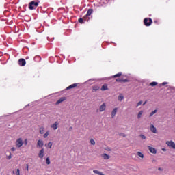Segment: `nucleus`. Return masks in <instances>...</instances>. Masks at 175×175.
Wrapping results in <instances>:
<instances>
[{"instance_id":"f257e3e1","label":"nucleus","mask_w":175,"mask_h":175,"mask_svg":"<svg viewBox=\"0 0 175 175\" xmlns=\"http://www.w3.org/2000/svg\"><path fill=\"white\" fill-rule=\"evenodd\" d=\"M24 145V140L23 138L20 137L18 138L15 142V146L17 147V148H21V147H23Z\"/></svg>"},{"instance_id":"f03ea898","label":"nucleus","mask_w":175,"mask_h":175,"mask_svg":"<svg viewBox=\"0 0 175 175\" xmlns=\"http://www.w3.org/2000/svg\"><path fill=\"white\" fill-rule=\"evenodd\" d=\"M29 9H30V10H33L35 9H36L38 8V6H39V2L38 1H31L29 3Z\"/></svg>"},{"instance_id":"7ed1b4c3","label":"nucleus","mask_w":175,"mask_h":175,"mask_svg":"<svg viewBox=\"0 0 175 175\" xmlns=\"http://www.w3.org/2000/svg\"><path fill=\"white\" fill-rule=\"evenodd\" d=\"M165 144L170 148H172V150H175V142L173 140L167 141Z\"/></svg>"},{"instance_id":"20e7f679","label":"nucleus","mask_w":175,"mask_h":175,"mask_svg":"<svg viewBox=\"0 0 175 175\" xmlns=\"http://www.w3.org/2000/svg\"><path fill=\"white\" fill-rule=\"evenodd\" d=\"M91 14H92V9L88 10L86 15L84 16L83 20H85V21H88V20H90V18H88V17H90V16Z\"/></svg>"},{"instance_id":"39448f33","label":"nucleus","mask_w":175,"mask_h":175,"mask_svg":"<svg viewBox=\"0 0 175 175\" xmlns=\"http://www.w3.org/2000/svg\"><path fill=\"white\" fill-rule=\"evenodd\" d=\"M106 111V103H103L98 108V111L103 113V111Z\"/></svg>"},{"instance_id":"423d86ee","label":"nucleus","mask_w":175,"mask_h":175,"mask_svg":"<svg viewBox=\"0 0 175 175\" xmlns=\"http://www.w3.org/2000/svg\"><path fill=\"white\" fill-rule=\"evenodd\" d=\"M44 157V148H42L38 152V157L40 158V159H43Z\"/></svg>"},{"instance_id":"0eeeda50","label":"nucleus","mask_w":175,"mask_h":175,"mask_svg":"<svg viewBox=\"0 0 175 175\" xmlns=\"http://www.w3.org/2000/svg\"><path fill=\"white\" fill-rule=\"evenodd\" d=\"M144 23L146 27H150L151 25V23H152V20L151 18H145L144 20Z\"/></svg>"},{"instance_id":"6e6552de","label":"nucleus","mask_w":175,"mask_h":175,"mask_svg":"<svg viewBox=\"0 0 175 175\" xmlns=\"http://www.w3.org/2000/svg\"><path fill=\"white\" fill-rule=\"evenodd\" d=\"M150 129L152 133H158V130H157V127L154 124H152L150 125Z\"/></svg>"},{"instance_id":"1a4fd4ad","label":"nucleus","mask_w":175,"mask_h":175,"mask_svg":"<svg viewBox=\"0 0 175 175\" xmlns=\"http://www.w3.org/2000/svg\"><path fill=\"white\" fill-rule=\"evenodd\" d=\"M44 146V142H43L42 139H38L37 142V148H42Z\"/></svg>"},{"instance_id":"9d476101","label":"nucleus","mask_w":175,"mask_h":175,"mask_svg":"<svg viewBox=\"0 0 175 175\" xmlns=\"http://www.w3.org/2000/svg\"><path fill=\"white\" fill-rule=\"evenodd\" d=\"M117 111H118V108L115 107L113 108V109L112 110L111 113V118H114L117 114Z\"/></svg>"},{"instance_id":"9b49d317","label":"nucleus","mask_w":175,"mask_h":175,"mask_svg":"<svg viewBox=\"0 0 175 175\" xmlns=\"http://www.w3.org/2000/svg\"><path fill=\"white\" fill-rule=\"evenodd\" d=\"M148 148L151 154H154V155L157 154V150L155 149V148L148 146Z\"/></svg>"},{"instance_id":"f8f14e48","label":"nucleus","mask_w":175,"mask_h":175,"mask_svg":"<svg viewBox=\"0 0 175 175\" xmlns=\"http://www.w3.org/2000/svg\"><path fill=\"white\" fill-rule=\"evenodd\" d=\"M59 125V123H58V122H55V123L51 125V128H52L53 131H57V129H58Z\"/></svg>"},{"instance_id":"ddd939ff","label":"nucleus","mask_w":175,"mask_h":175,"mask_svg":"<svg viewBox=\"0 0 175 175\" xmlns=\"http://www.w3.org/2000/svg\"><path fill=\"white\" fill-rule=\"evenodd\" d=\"M18 64H19L20 66H25V64H26L25 59H20L18 60Z\"/></svg>"},{"instance_id":"4468645a","label":"nucleus","mask_w":175,"mask_h":175,"mask_svg":"<svg viewBox=\"0 0 175 175\" xmlns=\"http://www.w3.org/2000/svg\"><path fill=\"white\" fill-rule=\"evenodd\" d=\"M101 157L103 158V159L107 161L110 158V155H109L106 153H103L101 154Z\"/></svg>"},{"instance_id":"2eb2a0df","label":"nucleus","mask_w":175,"mask_h":175,"mask_svg":"<svg viewBox=\"0 0 175 175\" xmlns=\"http://www.w3.org/2000/svg\"><path fill=\"white\" fill-rule=\"evenodd\" d=\"M64 100H66V97H62L56 102V105H59L60 103H62V102H64Z\"/></svg>"},{"instance_id":"dca6fc26","label":"nucleus","mask_w":175,"mask_h":175,"mask_svg":"<svg viewBox=\"0 0 175 175\" xmlns=\"http://www.w3.org/2000/svg\"><path fill=\"white\" fill-rule=\"evenodd\" d=\"M144 113V111L143 110H141L138 112L137 115V120H140V118H142V116H143V113Z\"/></svg>"},{"instance_id":"f3484780","label":"nucleus","mask_w":175,"mask_h":175,"mask_svg":"<svg viewBox=\"0 0 175 175\" xmlns=\"http://www.w3.org/2000/svg\"><path fill=\"white\" fill-rule=\"evenodd\" d=\"M118 100H119V102H122V100H124V94H120L118 96Z\"/></svg>"},{"instance_id":"a211bd4d","label":"nucleus","mask_w":175,"mask_h":175,"mask_svg":"<svg viewBox=\"0 0 175 175\" xmlns=\"http://www.w3.org/2000/svg\"><path fill=\"white\" fill-rule=\"evenodd\" d=\"M101 91H107V90H109V88L107 86V84H104L101 88H100Z\"/></svg>"},{"instance_id":"6ab92c4d","label":"nucleus","mask_w":175,"mask_h":175,"mask_svg":"<svg viewBox=\"0 0 175 175\" xmlns=\"http://www.w3.org/2000/svg\"><path fill=\"white\" fill-rule=\"evenodd\" d=\"M76 87H77V83H74L66 88V90H72V88H76Z\"/></svg>"},{"instance_id":"aec40b11","label":"nucleus","mask_w":175,"mask_h":175,"mask_svg":"<svg viewBox=\"0 0 175 175\" xmlns=\"http://www.w3.org/2000/svg\"><path fill=\"white\" fill-rule=\"evenodd\" d=\"M45 147H47L48 148H51V147H53V142H50L48 144H46Z\"/></svg>"},{"instance_id":"412c9836","label":"nucleus","mask_w":175,"mask_h":175,"mask_svg":"<svg viewBox=\"0 0 175 175\" xmlns=\"http://www.w3.org/2000/svg\"><path fill=\"white\" fill-rule=\"evenodd\" d=\"M137 155L139 157V158H142V159L143 158H144V154H143V153H142L141 152H137Z\"/></svg>"},{"instance_id":"4be33fe9","label":"nucleus","mask_w":175,"mask_h":175,"mask_svg":"<svg viewBox=\"0 0 175 175\" xmlns=\"http://www.w3.org/2000/svg\"><path fill=\"white\" fill-rule=\"evenodd\" d=\"M100 88L98 85H94L92 87L93 91H98V90Z\"/></svg>"},{"instance_id":"5701e85b","label":"nucleus","mask_w":175,"mask_h":175,"mask_svg":"<svg viewBox=\"0 0 175 175\" xmlns=\"http://www.w3.org/2000/svg\"><path fill=\"white\" fill-rule=\"evenodd\" d=\"M157 112H158V110L157 109L154 110L150 113L149 117H152V116H154V114H157Z\"/></svg>"},{"instance_id":"b1692460","label":"nucleus","mask_w":175,"mask_h":175,"mask_svg":"<svg viewBox=\"0 0 175 175\" xmlns=\"http://www.w3.org/2000/svg\"><path fill=\"white\" fill-rule=\"evenodd\" d=\"M49 135H50V131H46L43 135L44 139H47Z\"/></svg>"},{"instance_id":"393cba45","label":"nucleus","mask_w":175,"mask_h":175,"mask_svg":"<svg viewBox=\"0 0 175 175\" xmlns=\"http://www.w3.org/2000/svg\"><path fill=\"white\" fill-rule=\"evenodd\" d=\"M13 174L20 175V169L17 168L16 171H13Z\"/></svg>"},{"instance_id":"a878e982","label":"nucleus","mask_w":175,"mask_h":175,"mask_svg":"<svg viewBox=\"0 0 175 175\" xmlns=\"http://www.w3.org/2000/svg\"><path fill=\"white\" fill-rule=\"evenodd\" d=\"M39 131H40V135H43V133H44V127H40Z\"/></svg>"},{"instance_id":"bb28decb","label":"nucleus","mask_w":175,"mask_h":175,"mask_svg":"<svg viewBox=\"0 0 175 175\" xmlns=\"http://www.w3.org/2000/svg\"><path fill=\"white\" fill-rule=\"evenodd\" d=\"M150 85L151 87H155V85H158V83H157V82H151V83H150Z\"/></svg>"},{"instance_id":"cd10ccee","label":"nucleus","mask_w":175,"mask_h":175,"mask_svg":"<svg viewBox=\"0 0 175 175\" xmlns=\"http://www.w3.org/2000/svg\"><path fill=\"white\" fill-rule=\"evenodd\" d=\"M139 137L142 139V140H146V135L141 134L139 135Z\"/></svg>"},{"instance_id":"c85d7f7f","label":"nucleus","mask_w":175,"mask_h":175,"mask_svg":"<svg viewBox=\"0 0 175 175\" xmlns=\"http://www.w3.org/2000/svg\"><path fill=\"white\" fill-rule=\"evenodd\" d=\"M46 165H50V163H51L50 158L47 157L46 159Z\"/></svg>"},{"instance_id":"c756f323","label":"nucleus","mask_w":175,"mask_h":175,"mask_svg":"<svg viewBox=\"0 0 175 175\" xmlns=\"http://www.w3.org/2000/svg\"><path fill=\"white\" fill-rule=\"evenodd\" d=\"M90 144H92V146H95V140H94V139H90Z\"/></svg>"},{"instance_id":"7c9ffc66","label":"nucleus","mask_w":175,"mask_h":175,"mask_svg":"<svg viewBox=\"0 0 175 175\" xmlns=\"http://www.w3.org/2000/svg\"><path fill=\"white\" fill-rule=\"evenodd\" d=\"M122 74L121 72H119L113 76V77H120Z\"/></svg>"},{"instance_id":"2f4dec72","label":"nucleus","mask_w":175,"mask_h":175,"mask_svg":"<svg viewBox=\"0 0 175 175\" xmlns=\"http://www.w3.org/2000/svg\"><path fill=\"white\" fill-rule=\"evenodd\" d=\"M79 23H81V24H83L84 23V19L83 18H79Z\"/></svg>"},{"instance_id":"473e14b6","label":"nucleus","mask_w":175,"mask_h":175,"mask_svg":"<svg viewBox=\"0 0 175 175\" xmlns=\"http://www.w3.org/2000/svg\"><path fill=\"white\" fill-rule=\"evenodd\" d=\"M158 170H159V172H163V167H158Z\"/></svg>"},{"instance_id":"72a5a7b5","label":"nucleus","mask_w":175,"mask_h":175,"mask_svg":"<svg viewBox=\"0 0 175 175\" xmlns=\"http://www.w3.org/2000/svg\"><path fill=\"white\" fill-rule=\"evenodd\" d=\"M143 103L142 101H139L137 103V107H139V106H141V105Z\"/></svg>"},{"instance_id":"f704fd0d","label":"nucleus","mask_w":175,"mask_h":175,"mask_svg":"<svg viewBox=\"0 0 175 175\" xmlns=\"http://www.w3.org/2000/svg\"><path fill=\"white\" fill-rule=\"evenodd\" d=\"M11 151H12V152L16 151V147L11 148Z\"/></svg>"},{"instance_id":"c9c22d12","label":"nucleus","mask_w":175,"mask_h":175,"mask_svg":"<svg viewBox=\"0 0 175 175\" xmlns=\"http://www.w3.org/2000/svg\"><path fill=\"white\" fill-rule=\"evenodd\" d=\"M7 159H12V154L7 157Z\"/></svg>"},{"instance_id":"e433bc0d","label":"nucleus","mask_w":175,"mask_h":175,"mask_svg":"<svg viewBox=\"0 0 175 175\" xmlns=\"http://www.w3.org/2000/svg\"><path fill=\"white\" fill-rule=\"evenodd\" d=\"M166 84H167V82H163L162 83V85H166Z\"/></svg>"},{"instance_id":"4c0bfd02","label":"nucleus","mask_w":175,"mask_h":175,"mask_svg":"<svg viewBox=\"0 0 175 175\" xmlns=\"http://www.w3.org/2000/svg\"><path fill=\"white\" fill-rule=\"evenodd\" d=\"M25 145L28 144V140L27 139H25Z\"/></svg>"},{"instance_id":"58836bf2","label":"nucleus","mask_w":175,"mask_h":175,"mask_svg":"<svg viewBox=\"0 0 175 175\" xmlns=\"http://www.w3.org/2000/svg\"><path fill=\"white\" fill-rule=\"evenodd\" d=\"M162 151L166 152V148H162Z\"/></svg>"},{"instance_id":"ea45409f","label":"nucleus","mask_w":175,"mask_h":175,"mask_svg":"<svg viewBox=\"0 0 175 175\" xmlns=\"http://www.w3.org/2000/svg\"><path fill=\"white\" fill-rule=\"evenodd\" d=\"M26 170L28 172L29 170V167H28V164L27 165V168H26Z\"/></svg>"},{"instance_id":"a19ab883","label":"nucleus","mask_w":175,"mask_h":175,"mask_svg":"<svg viewBox=\"0 0 175 175\" xmlns=\"http://www.w3.org/2000/svg\"><path fill=\"white\" fill-rule=\"evenodd\" d=\"M116 81H118V82L120 83V82H121V81H120V79H116Z\"/></svg>"},{"instance_id":"79ce46f5","label":"nucleus","mask_w":175,"mask_h":175,"mask_svg":"<svg viewBox=\"0 0 175 175\" xmlns=\"http://www.w3.org/2000/svg\"><path fill=\"white\" fill-rule=\"evenodd\" d=\"M146 103H147V100L145 101V102L143 103V106H144V105H146Z\"/></svg>"},{"instance_id":"37998d69","label":"nucleus","mask_w":175,"mask_h":175,"mask_svg":"<svg viewBox=\"0 0 175 175\" xmlns=\"http://www.w3.org/2000/svg\"><path fill=\"white\" fill-rule=\"evenodd\" d=\"M26 59H29V57H26Z\"/></svg>"},{"instance_id":"c03bdc74","label":"nucleus","mask_w":175,"mask_h":175,"mask_svg":"<svg viewBox=\"0 0 175 175\" xmlns=\"http://www.w3.org/2000/svg\"><path fill=\"white\" fill-rule=\"evenodd\" d=\"M124 83H126V81H123Z\"/></svg>"},{"instance_id":"a18cd8bd","label":"nucleus","mask_w":175,"mask_h":175,"mask_svg":"<svg viewBox=\"0 0 175 175\" xmlns=\"http://www.w3.org/2000/svg\"><path fill=\"white\" fill-rule=\"evenodd\" d=\"M70 129H72V127H70Z\"/></svg>"}]
</instances>
